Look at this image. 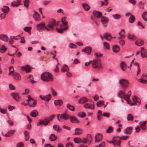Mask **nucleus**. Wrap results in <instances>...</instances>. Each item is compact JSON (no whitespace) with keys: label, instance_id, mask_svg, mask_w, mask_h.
<instances>
[{"label":"nucleus","instance_id":"nucleus-41","mask_svg":"<svg viewBox=\"0 0 147 147\" xmlns=\"http://www.w3.org/2000/svg\"><path fill=\"white\" fill-rule=\"evenodd\" d=\"M53 129L56 131L57 132L59 133L60 132V129L59 125H55L53 126Z\"/></svg>","mask_w":147,"mask_h":147},{"label":"nucleus","instance_id":"nucleus-19","mask_svg":"<svg viewBox=\"0 0 147 147\" xmlns=\"http://www.w3.org/2000/svg\"><path fill=\"white\" fill-rule=\"evenodd\" d=\"M120 66L122 70L124 71H125L127 68V65L124 61L121 62L120 64Z\"/></svg>","mask_w":147,"mask_h":147},{"label":"nucleus","instance_id":"nucleus-42","mask_svg":"<svg viewBox=\"0 0 147 147\" xmlns=\"http://www.w3.org/2000/svg\"><path fill=\"white\" fill-rule=\"evenodd\" d=\"M82 5L86 11L88 10L90 8V7L87 3H84L82 4Z\"/></svg>","mask_w":147,"mask_h":147},{"label":"nucleus","instance_id":"nucleus-44","mask_svg":"<svg viewBox=\"0 0 147 147\" xmlns=\"http://www.w3.org/2000/svg\"><path fill=\"white\" fill-rule=\"evenodd\" d=\"M146 121H144V123L141 124L140 128H142L144 130H146Z\"/></svg>","mask_w":147,"mask_h":147},{"label":"nucleus","instance_id":"nucleus-28","mask_svg":"<svg viewBox=\"0 0 147 147\" xmlns=\"http://www.w3.org/2000/svg\"><path fill=\"white\" fill-rule=\"evenodd\" d=\"M69 70V68L66 65H64L61 68V71L62 72H67Z\"/></svg>","mask_w":147,"mask_h":147},{"label":"nucleus","instance_id":"nucleus-2","mask_svg":"<svg viewBox=\"0 0 147 147\" xmlns=\"http://www.w3.org/2000/svg\"><path fill=\"white\" fill-rule=\"evenodd\" d=\"M55 115H53L50 117H45L43 120H40L39 121L37 125H43L45 126H47L50 123V121H52L54 118Z\"/></svg>","mask_w":147,"mask_h":147},{"label":"nucleus","instance_id":"nucleus-59","mask_svg":"<svg viewBox=\"0 0 147 147\" xmlns=\"http://www.w3.org/2000/svg\"><path fill=\"white\" fill-rule=\"evenodd\" d=\"M131 91L130 90H129V91H128L127 94H125V98H127L128 99H129V97L131 96Z\"/></svg>","mask_w":147,"mask_h":147},{"label":"nucleus","instance_id":"nucleus-64","mask_svg":"<svg viewBox=\"0 0 147 147\" xmlns=\"http://www.w3.org/2000/svg\"><path fill=\"white\" fill-rule=\"evenodd\" d=\"M17 147H24V145L22 142L18 143L17 145Z\"/></svg>","mask_w":147,"mask_h":147},{"label":"nucleus","instance_id":"nucleus-52","mask_svg":"<svg viewBox=\"0 0 147 147\" xmlns=\"http://www.w3.org/2000/svg\"><path fill=\"white\" fill-rule=\"evenodd\" d=\"M133 117L131 114H128L127 116V120L128 121H132L133 120Z\"/></svg>","mask_w":147,"mask_h":147},{"label":"nucleus","instance_id":"nucleus-31","mask_svg":"<svg viewBox=\"0 0 147 147\" xmlns=\"http://www.w3.org/2000/svg\"><path fill=\"white\" fill-rule=\"evenodd\" d=\"M88 101V99L86 97H83L79 100L78 102L81 104H84Z\"/></svg>","mask_w":147,"mask_h":147},{"label":"nucleus","instance_id":"nucleus-53","mask_svg":"<svg viewBox=\"0 0 147 147\" xmlns=\"http://www.w3.org/2000/svg\"><path fill=\"white\" fill-rule=\"evenodd\" d=\"M29 3V0H25L24 1V5L26 7H28Z\"/></svg>","mask_w":147,"mask_h":147},{"label":"nucleus","instance_id":"nucleus-33","mask_svg":"<svg viewBox=\"0 0 147 147\" xmlns=\"http://www.w3.org/2000/svg\"><path fill=\"white\" fill-rule=\"evenodd\" d=\"M57 136L54 134H51L49 137V139L51 141H53L57 139Z\"/></svg>","mask_w":147,"mask_h":147},{"label":"nucleus","instance_id":"nucleus-34","mask_svg":"<svg viewBox=\"0 0 147 147\" xmlns=\"http://www.w3.org/2000/svg\"><path fill=\"white\" fill-rule=\"evenodd\" d=\"M113 50L114 52H118L120 50V48L119 46L117 45H115L113 47Z\"/></svg>","mask_w":147,"mask_h":147},{"label":"nucleus","instance_id":"nucleus-49","mask_svg":"<svg viewBox=\"0 0 147 147\" xmlns=\"http://www.w3.org/2000/svg\"><path fill=\"white\" fill-rule=\"evenodd\" d=\"M20 4L17 1H13L11 3V5L13 7H18Z\"/></svg>","mask_w":147,"mask_h":147},{"label":"nucleus","instance_id":"nucleus-50","mask_svg":"<svg viewBox=\"0 0 147 147\" xmlns=\"http://www.w3.org/2000/svg\"><path fill=\"white\" fill-rule=\"evenodd\" d=\"M66 17H63L61 19V22L65 26H66L67 24V22L65 21Z\"/></svg>","mask_w":147,"mask_h":147},{"label":"nucleus","instance_id":"nucleus-7","mask_svg":"<svg viewBox=\"0 0 147 147\" xmlns=\"http://www.w3.org/2000/svg\"><path fill=\"white\" fill-rule=\"evenodd\" d=\"M11 96L17 101H19L21 100L19 94L16 92L12 93L11 94Z\"/></svg>","mask_w":147,"mask_h":147},{"label":"nucleus","instance_id":"nucleus-40","mask_svg":"<svg viewBox=\"0 0 147 147\" xmlns=\"http://www.w3.org/2000/svg\"><path fill=\"white\" fill-rule=\"evenodd\" d=\"M28 79L29 82L33 84L35 83L36 82L33 80L34 78L32 75H30L28 77Z\"/></svg>","mask_w":147,"mask_h":147},{"label":"nucleus","instance_id":"nucleus-63","mask_svg":"<svg viewBox=\"0 0 147 147\" xmlns=\"http://www.w3.org/2000/svg\"><path fill=\"white\" fill-rule=\"evenodd\" d=\"M57 119L60 121H62V117H61V114H58L57 115Z\"/></svg>","mask_w":147,"mask_h":147},{"label":"nucleus","instance_id":"nucleus-43","mask_svg":"<svg viewBox=\"0 0 147 147\" xmlns=\"http://www.w3.org/2000/svg\"><path fill=\"white\" fill-rule=\"evenodd\" d=\"M74 142L76 143H79L81 142L82 139L80 138H75L74 139Z\"/></svg>","mask_w":147,"mask_h":147},{"label":"nucleus","instance_id":"nucleus-16","mask_svg":"<svg viewBox=\"0 0 147 147\" xmlns=\"http://www.w3.org/2000/svg\"><path fill=\"white\" fill-rule=\"evenodd\" d=\"M102 18L101 20V22L103 25V26L105 27H107V24L109 22V20L107 18H105L104 17H102Z\"/></svg>","mask_w":147,"mask_h":147},{"label":"nucleus","instance_id":"nucleus-60","mask_svg":"<svg viewBox=\"0 0 147 147\" xmlns=\"http://www.w3.org/2000/svg\"><path fill=\"white\" fill-rule=\"evenodd\" d=\"M87 139L88 141H90V142L92 140V136L90 134H88L87 135Z\"/></svg>","mask_w":147,"mask_h":147},{"label":"nucleus","instance_id":"nucleus-25","mask_svg":"<svg viewBox=\"0 0 147 147\" xmlns=\"http://www.w3.org/2000/svg\"><path fill=\"white\" fill-rule=\"evenodd\" d=\"M38 115V113L36 110H33L30 113V115L34 117H36Z\"/></svg>","mask_w":147,"mask_h":147},{"label":"nucleus","instance_id":"nucleus-22","mask_svg":"<svg viewBox=\"0 0 147 147\" xmlns=\"http://www.w3.org/2000/svg\"><path fill=\"white\" fill-rule=\"evenodd\" d=\"M16 131L15 130H10L5 135L6 137H9L12 136Z\"/></svg>","mask_w":147,"mask_h":147},{"label":"nucleus","instance_id":"nucleus-11","mask_svg":"<svg viewBox=\"0 0 147 147\" xmlns=\"http://www.w3.org/2000/svg\"><path fill=\"white\" fill-rule=\"evenodd\" d=\"M92 48L90 47H86L84 49H82V51L85 52L87 55H89L90 54L92 51Z\"/></svg>","mask_w":147,"mask_h":147},{"label":"nucleus","instance_id":"nucleus-38","mask_svg":"<svg viewBox=\"0 0 147 147\" xmlns=\"http://www.w3.org/2000/svg\"><path fill=\"white\" fill-rule=\"evenodd\" d=\"M141 54L142 57H146L147 56V50H144L141 51Z\"/></svg>","mask_w":147,"mask_h":147},{"label":"nucleus","instance_id":"nucleus-36","mask_svg":"<svg viewBox=\"0 0 147 147\" xmlns=\"http://www.w3.org/2000/svg\"><path fill=\"white\" fill-rule=\"evenodd\" d=\"M66 107L68 109L71 111H73L75 110V108L74 107V106L71 105L69 103H68Z\"/></svg>","mask_w":147,"mask_h":147},{"label":"nucleus","instance_id":"nucleus-14","mask_svg":"<svg viewBox=\"0 0 147 147\" xmlns=\"http://www.w3.org/2000/svg\"><path fill=\"white\" fill-rule=\"evenodd\" d=\"M95 142H97L101 140L102 139V136L100 134H97L95 136Z\"/></svg>","mask_w":147,"mask_h":147},{"label":"nucleus","instance_id":"nucleus-5","mask_svg":"<svg viewBox=\"0 0 147 147\" xmlns=\"http://www.w3.org/2000/svg\"><path fill=\"white\" fill-rule=\"evenodd\" d=\"M119 83L123 88L125 89L127 88L129 85V82L126 80L121 79L119 80Z\"/></svg>","mask_w":147,"mask_h":147},{"label":"nucleus","instance_id":"nucleus-21","mask_svg":"<svg viewBox=\"0 0 147 147\" xmlns=\"http://www.w3.org/2000/svg\"><path fill=\"white\" fill-rule=\"evenodd\" d=\"M61 117L63 119L67 120L70 119V115L68 114L66 112H65L63 114H61Z\"/></svg>","mask_w":147,"mask_h":147},{"label":"nucleus","instance_id":"nucleus-8","mask_svg":"<svg viewBox=\"0 0 147 147\" xmlns=\"http://www.w3.org/2000/svg\"><path fill=\"white\" fill-rule=\"evenodd\" d=\"M84 108L90 109H94V105L93 102L91 103H87L84 105Z\"/></svg>","mask_w":147,"mask_h":147},{"label":"nucleus","instance_id":"nucleus-61","mask_svg":"<svg viewBox=\"0 0 147 147\" xmlns=\"http://www.w3.org/2000/svg\"><path fill=\"white\" fill-rule=\"evenodd\" d=\"M69 47L71 48L75 49L77 47V46L73 43H71L69 45Z\"/></svg>","mask_w":147,"mask_h":147},{"label":"nucleus","instance_id":"nucleus-48","mask_svg":"<svg viewBox=\"0 0 147 147\" xmlns=\"http://www.w3.org/2000/svg\"><path fill=\"white\" fill-rule=\"evenodd\" d=\"M142 17L144 20L147 21V12H144L142 14Z\"/></svg>","mask_w":147,"mask_h":147},{"label":"nucleus","instance_id":"nucleus-35","mask_svg":"<svg viewBox=\"0 0 147 147\" xmlns=\"http://www.w3.org/2000/svg\"><path fill=\"white\" fill-rule=\"evenodd\" d=\"M24 134L25 137V139L26 141H28L29 138V135L30 132H28L26 131H25L24 132Z\"/></svg>","mask_w":147,"mask_h":147},{"label":"nucleus","instance_id":"nucleus-10","mask_svg":"<svg viewBox=\"0 0 147 147\" xmlns=\"http://www.w3.org/2000/svg\"><path fill=\"white\" fill-rule=\"evenodd\" d=\"M140 82L143 84L147 83V75L145 74H143L142 76L140 79Z\"/></svg>","mask_w":147,"mask_h":147},{"label":"nucleus","instance_id":"nucleus-54","mask_svg":"<svg viewBox=\"0 0 147 147\" xmlns=\"http://www.w3.org/2000/svg\"><path fill=\"white\" fill-rule=\"evenodd\" d=\"M32 28L31 27H26L24 28V30L25 32H30Z\"/></svg>","mask_w":147,"mask_h":147},{"label":"nucleus","instance_id":"nucleus-12","mask_svg":"<svg viewBox=\"0 0 147 147\" xmlns=\"http://www.w3.org/2000/svg\"><path fill=\"white\" fill-rule=\"evenodd\" d=\"M21 69L22 70L25 71L27 73H29L31 71V68L28 65L22 67H21Z\"/></svg>","mask_w":147,"mask_h":147},{"label":"nucleus","instance_id":"nucleus-55","mask_svg":"<svg viewBox=\"0 0 147 147\" xmlns=\"http://www.w3.org/2000/svg\"><path fill=\"white\" fill-rule=\"evenodd\" d=\"M78 115L79 117H84L86 116V114L84 112H81L79 113Z\"/></svg>","mask_w":147,"mask_h":147},{"label":"nucleus","instance_id":"nucleus-17","mask_svg":"<svg viewBox=\"0 0 147 147\" xmlns=\"http://www.w3.org/2000/svg\"><path fill=\"white\" fill-rule=\"evenodd\" d=\"M133 129L132 127H127L124 130V133L126 134H129L131 133V131Z\"/></svg>","mask_w":147,"mask_h":147},{"label":"nucleus","instance_id":"nucleus-1","mask_svg":"<svg viewBox=\"0 0 147 147\" xmlns=\"http://www.w3.org/2000/svg\"><path fill=\"white\" fill-rule=\"evenodd\" d=\"M41 78L43 81L48 82L53 81V76L50 73L45 72L41 75Z\"/></svg>","mask_w":147,"mask_h":147},{"label":"nucleus","instance_id":"nucleus-45","mask_svg":"<svg viewBox=\"0 0 147 147\" xmlns=\"http://www.w3.org/2000/svg\"><path fill=\"white\" fill-rule=\"evenodd\" d=\"M127 38L129 39L132 40H135L136 39V38L134 36L129 34L128 35Z\"/></svg>","mask_w":147,"mask_h":147},{"label":"nucleus","instance_id":"nucleus-24","mask_svg":"<svg viewBox=\"0 0 147 147\" xmlns=\"http://www.w3.org/2000/svg\"><path fill=\"white\" fill-rule=\"evenodd\" d=\"M54 104L56 106H61L63 104V102L61 99L55 100L54 101Z\"/></svg>","mask_w":147,"mask_h":147},{"label":"nucleus","instance_id":"nucleus-23","mask_svg":"<svg viewBox=\"0 0 147 147\" xmlns=\"http://www.w3.org/2000/svg\"><path fill=\"white\" fill-rule=\"evenodd\" d=\"M94 16L97 18H99L102 15V13L101 12L97 11H94L93 12Z\"/></svg>","mask_w":147,"mask_h":147},{"label":"nucleus","instance_id":"nucleus-15","mask_svg":"<svg viewBox=\"0 0 147 147\" xmlns=\"http://www.w3.org/2000/svg\"><path fill=\"white\" fill-rule=\"evenodd\" d=\"M13 77L15 80L20 81L21 80V77L20 74L17 72H15L13 73V74H12Z\"/></svg>","mask_w":147,"mask_h":147},{"label":"nucleus","instance_id":"nucleus-4","mask_svg":"<svg viewBox=\"0 0 147 147\" xmlns=\"http://www.w3.org/2000/svg\"><path fill=\"white\" fill-rule=\"evenodd\" d=\"M92 65L94 68H100L101 65L100 61L97 59H94L92 61Z\"/></svg>","mask_w":147,"mask_h":147},{"label":"nucleus","instance_id":"nucleus-47","mask_svg":"<svg viewBox=\"0 0 147 147\" xmlns=\"http://www.w3.org/2000/svg\"><path fill=\"white\" fill-rule=\"evenodd\" d=\"M104 102L103 100L98 101L97 102V105L98 107H100L104 105Z\"/></svg>","mask_w":147,"mask_h":147},{"label":"nucleus","instance_id":"nucleus-29","mask_svg":"<svg viewBox=\"0 0 147 147\" xmlns=\"http://www.w3.org/2000/svg\"><path fill=\"white\" fill-rule=\"evenodd\" d=\"M0 39L6 42H7L8 40V38L7 36L5 35H0Z\"/></svg>","mask_w":147,"mask_h":147},{"label":"nucleus","instance_id":"nucleus-46","mask_svg":"<svg viewBox=\"0 0 147 147\" xmlns=\"http://www.w3.org/2000/svg\"><path fill=\"white\" fill-rule=\"evenodd\" d=\"M7 48H5L4 45L1 46L0 47V52L3 53L6 51Z\"/></svg>","mask_w":147,"mask_h":147},{"label":"nucleus","instance_id":"nucleus-30","mask_svg":"<svg viewBox=\"0 0 147 147\" xmlns=\"http://www.w3.org/2000/svg\"><path fill=\"white\" fill-rule=\"evenodd\" d=\"M135 44L137 46H140L144 44V42L143 40H139L136 41L135 42Z\"/></svg>","mask_w":147,"mask_h":147},{"label":"nucleus","instance_id":"nucleus-56","mask_svg":"<svg viewBox=\"0 0 147 147\" xmlns=\"http://www.w3.org/2000/svg\"><path fill=\"white\" fill-rule=\"evenodd\" d=\"M104 45L105 49L108 50L110 49L109 45L108 43L106 42H104Z\"/></svg>","mask_w":147,"mask_h":147},{"label":"nucleus","instance_id":"nucleus-32","mask_svg":"<svg viewBox=\"0 0 147 147\" xmlns=\"http://www.w3.org/2000/svg\"><path fill=\"white\" fill-rule=\"evenodd\" d=\"M2 11L4 13H7L9 11V8L7 6H4L2 8Z\"/></svg>","mask_w":147,"mask_h":147},{"label":"nucleus","instance_id":"nucleus-57","mask_svg":"<svg viewBox=\"0 0 147 147\" xmlns=\"http://www.w3.org/2000/svg\"><path fill=\"white\" fill-rule=\"evenodd\" d=\"M65 146V147H74V146L72 143L69 142L66 144Z\"/></svg>","mask_w":147,"mask_h":147},{"label":"nucleus","instance_id":"nucleus-13","mask_svg":"<svg viewBox=\"0 0 147 147\" xmlns=\"http://www.w3.org/2000/svg\"><path fill=\"white\" fill-rule=\"evenodd\" d=\"M117 96L121 99L124 98V99H127L125 97V92H123L121 90L119 91L118 93Z\"/></svg>","mask_w":147,"mask_h":147},{"label":"nucleus","instance_id":"nucleus-18","mask_svg":"<svg viewBox=\"0 0 147 147\" xmlns=\"http://www.w3.org/2000/svg\"><path fill=\"white\" fill-rule=\"evenodd\" d=\"M83 133L82 129L80 128H77L75 129V133L74 134V135H79Z\"/></svg>","mask_w":147,"mask_h":147},{"label":"nucleus","instance_id":"nucleus-58","mask_svg":"<svg viewBox=\"0 0 147 147\" xmlns=\"http://www.w3.org/2000/svg\"><path fill=\"white\" fill-rule=\"evenodd\" d=\"M105 142H102L99 145L96 146L95 147H105Z\"/></svg>","mask_w":147,"mask_h":147},{"label":"nucleus","instance_id":"nucleus-9","mask_svg":"<svg viewBox=\"0 0 147 147\" xmlns=\"http://www.w3.org/2000/svg\"><path fill=\"white\" fill-rule=\"evenodd\" d=\"M26 105H28L30 107H34L36 105V102L34 99L31 98L30 102H28Z\"/></svg>","mask_w":147,"mask_h":147},{"label":"nucleus","instance_id":"nucleus-20","mask_svg":"<svg viewBox=\"0 0 147 147\" xmlns=\"http://www.w3.org/2000/svg\"><path fill=\"white\" fill-rule=\"evenodd\" d=\"M70 119L71 121L73 123H79V121L78 119L75 116H70Z\"/></svg>","mask_w":147,"mask_h":147},{"label":"nucleus","instance_id":"nucleus-62","mask_svg":"<svg viewBox=\"0 0 147 147\" xmlns=\"http://www.w3.org/2000/svg\"><path fill=\"white\" fill-rule=\"evenodd\" d=\"M113 17L115 19H119L120 17L121 16L120 15L118 14H115V15H113Z\"/></svg>","mask_w":147,"mask_h":147},{"label":"nucleus","instance_id":"nucleus-26","mask_svg":"<svg viewBox=\"0 0 147 147\" xmlns=\"http://www.w3.org/2000/svg\"><path fill=\"white\" fill-rule=\"evenodd\" d=\"M33 17L34 20L36 21L40 20L39 15L38 13L35 12L33 15Z\"/></svg>","mask_w":147,"mask_h":147},{"label":"nucleus","instance_id":"nucleus-3","mask_svg":"<svg viewBox=\"0 0 147 147\" xmlns=\"http://www.w3.org/2000/svg\"><path fill=\"white\" fill-rule=\"evenodd\" d=\"M57 24L56 20L52 19L49 21L48 26H46L45 29L47 31L53 30L54 27L57 26Z\"/></svg>","mask_w":147,"mask_h":147},{"label":"nucleus","instance_id":"nucleus-51","mask_svg":"<svg viewBox=\"0 0 147 147\" xmlns=\"http://www.w3.org/2000/svg\"><path fill=\"white\" fill-rule=\"evenodd\" d=\"M113 131V128L111 126H109L106 132L107 133H111Z\"/></svg>","mask_w":147,"mask_h":147},{"label":"nucleus","instance_id":"nucleus-39","mask_svg":"<svg viewBox=\"0 0 147 147\" xmlns=\"http://www.w3.org/2000/svg\"><path fill=\"white\" fill-rule=\"evenodd\" d=\"M9 75H12L13 74L14 72V69L13 67L10 66L9 68Z\"/></svg>","mask_w":147,"mask_h":147},{"label":"nucleus","instance_id":"nucleus-6","mask_svg":"<svg viewBox=\"0 0 147 147\" xmlns=\"http://www.w3.org/2000/svg\"><path fill=\"white\" fill-rule=\"evenodd\" d=\"M45 24L44 22H41L40 23L37 24L36 26L37 30L39 32L41 31L44 27L45 28Z\"/></svg>","mask_w":147,"mask_h":147},{"label":"nucleus","instance_id":"nucleus-27","mask_svg":"<svg viewBox=\"0 0 147 147\" xmlns=\"http://www.w3.org/2000/svg\"><path fill=\"white\" fill-rule=\"evenodd\" d=\"M51 98V95L50 94H49L48 95L44 96L43 98H42V99L45 101H49Z\"/></svg>","mask_w":147,"mask_h":147},{"label":"nucleus","instance_id":"nucleus-37","mask_svg":"<svg viewBox=\"0 0 147 147\" xmlns=\"http://www.w3.org/2000/svg\"><path fill=\"white\" fill-rule=\"evenodd\" d=\"M135 20V16L132 14H131L130 17L129 19V22L131 23H133L134 22Z\"/></svg>","mask_w":147,"mask_h":147}]
</instances>
